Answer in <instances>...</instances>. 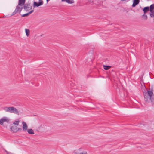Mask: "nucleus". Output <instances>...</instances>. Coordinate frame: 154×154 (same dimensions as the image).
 Segmentation results:
<instances>
[{
  "label": "nucleus",
  "instance_id": "nucleus-7",
  "mask_svg": "<svg viewBox=\"0 0 154 154\" xmlns=\"http://www.w3.org/2000/svg\"><path fill=\"white\" fill-rule=\"evenodd\" d=\"M11 130L14 132H16L18 131L19 130H21V128H17V127L15 126H13L10 128Z\"/></svg>",
  "mask_w": 154,
  "mask_h": 154
},
{
  "label": "nucleus",
  "instance_id": "nucleus-4",
  "mask_svg": "<svg viewBox=\"0 0 154 154\" xmlns=\"http://www.w3.org/2000/svg\"><path fill=\"white\" fill-rule=\"evenodd\" d=\"M10 119L7 117H4L1 119L0 120V124L2 125L5 122L8 123L9 122Z\"/></svg>",
  "mask_w": 154,
  "mask_h": 154
},
{
  "label": "nucleus",
  "instance_id": "nucleus-17",
  "mask_svg": "<svg viewBox=\"0 0 154 154\" xmlns=\"http://www.w3.org/2000/svg\"><path fill=\"white\" fill-rule=\"evenodd\" d=\"M150 16L151 17H154V10H152L151 11H150Z\"/></svg>",
  "mask_w": 154,
  "mask_h": 154
},
{
  "label": "nucleus",
  "instance_id": "nucleus-8",
  "mask_svg": "<svg viewBox=\"0 0 154 154\" xmlns=\"http://www.w3.org/2000/svg\"><path fill=\"white\" fill-rule=\"evenodd\" d=\"M23 125L22 129L24 131H26L28 130V125L24 121L22 122Z\"/></svg>",
  "mask_w": 154,
  "mask_h": 154
},
{
  "label": "nucleus",
  "instance_id": "nucleus-16",
  "mask_svg": "<svg viewBox=\"0 0 154 154\" xmlns=\"http://www.w3.org/2000/svg\"><path fill=\"white\" fill-rule=\"evenodd\" d=\"M104 69L105 70H108L110 68V66H109L103 65Z\"/></svg>",
  "mask_w": 154,
  "mask_h": 154
},
{
  "label": "nucleus",
  "instance_id": "nucleus-22",
  "mask_svg": "<svg viewBox=\"0 0 154 154\" xmlns=\"http://www.w3.org/2000/svg\"><path fill=\"white\" fill-rule=\"evenodd\" d=\"M66 0H61V1H62V2H63V1H65Z\"/></svg>",
  "mask_w": 154,
  "mask_h": 154
},
{
  "label": "nucleus",
  "instance_id": "nucleus-9",
  "mask_svg": "<svg viewBox=\"0 0 154 154\" xmlns=\"http://www.w3.org/2000/svg\"><path fill=\"white\" fill-rule=\"evenodd\" d=\"M140 2V0H134L132 5L133 7H135L136 5L138 4Z\"/></svg>",
  "mask_w": 154,
  "mask_h": 154
},
{
  "label": "nucleus",
  "instance_id": "nucleus-3",
  "mask_svg": "<svg viewBox=\"0 0 154 154\" xmlns=\"http://www.w3.org/2000/svg\"><path fill=\"white\" fill-rule=\"evenodd\" d=\"M4 109L6 112L10 113L17 114L19 113L18 110L13 106H6L4 108Z\"/></svg>",
  "mask_w": 154,
  "mask_h": 154
},
{
  "label": "nucleus",
  "instance_id": "nucleus-15",
  "mask_svg": "<svg viewBox=\"0 0 154 154\" xmlns=\"http://www.w3.org/2000/svg\"><path fill=\"white\" fill-rule=\"evenodd\" d=\"M154 4H152L150 6L149 11H151L152 10H154Z\"/></svg>",
  "mask_w": 154,
  "mask_h": 154
},
{
  "label": "nucleus",
  "instance_id": "nucleus-6",
  "mask_svg": "<svg viewBox=\"0 0 154 154\" xmlns=\"http://www.w3.org/2000/svg\"><path fill=\"white\" fill-rule=\"evenodd\" d=\"M24 9L26 11H28L32 9V6L30 4H25L23 5Z\"/></svg>",
  "mask_w": 154,
  "mask_h": 154
},
{
  "label": "nucleus",
  "instance_id": "nucleus-2",
  "mask_svg": "<svg viewBox=\"0 0 154 154\" xmlns=\"http://www.w3.org/2000/svg\"><path fill=\"white\" fill-rule=\"evenodd\" d=\"M25 2V0H19L18 5L17 6L15 11L12 13L11 16L14 15L18 12H20L23 8Z\"/></svg>",
  "mask_w": 154,
  "mask_h": 154
},
{
  "label": "nucleus",
  "instance_id": "nucleus-11",
  "mask_svg": "<svg viewBox=\"0 0 154 154\" xmlns=\"http://www.w3.org/2000/svg\"><path fill=\"white\" fill-rule=\"evenodd\" d=\"M33 11V10H32L31 11H30L29 12H28L27 13H26V14H25L22 15L21 16H22V17H23L27 16L28 15H29V14H30L32 13Z\"/></svg>",
  "mask_w": 154,
  "mask_h": 154
},
{
  "label": "nucleus",
  "instance_id": "nucleus-20",
  "mask_svg": "<svg viewBox=\"0 0 154 154\" xmlns=\"http://www.w3.org/2000/svg\"><path fill=\"white\" fill-rule=\"evenodd\" d=\"M4 150L5 151V152L7 154H13L11 152H8L5 149H4Z\"/></svg>",
  "mask_w": 154,
  "mask_h": 154
},
{
  "label": "nucleus",
  "instance_id": "nucleus-23",
  "mask_svg": "<svg viewBox=\"0 0 154 154\" xmlns=\"http://www.w3.org/2000/svg\"><path fill=\"white\" fill-rule=\"evenodd\" d=\"M50 0H46L47 2H48V1H49Z\"/></svg>",
  "mask_w": 154,
  "mask_h": 154
},
{
  "label": "nucleus",
  "instance_id": "nucleus-12",
  "mask_svg": "<svg viewBox=\"0 0 154 154\" xmlns=\"http://www.w3.org/2000/svg\"><path fill=\"white\" fill-rule=\"evenodd\" d=\"M149 10V7H146L145 8L143 9V11L144 13V14L146 13L147 11H148Z\"/></svg>",
  "mask_w": 154,
  "mask_h": 154
},
{
  "label": "nucleus",
  "instance_id": "nucleus-5",
  "mask_svg": "<svg viewBox=\"0 0 154 154\" xmlns=\"http://www.w3.org/2000/svg\"><path fill=\"white\" fill-rule=\"evenodd\" d=\"M39 2L37 3L35 2H34L33 3V6L35 7H38L43 4V2L42 0H39Z\"/></svg>",
  "mask_w": 154,
  "mask_h": 154
},
{
  "label": "nucleus",
  "instance_id": "nucleus-19",
  "mask_svg": "<svg viewBox=\"0 0 154 154\" xmlns=\"http://www.w3.org/2000/svg\"><path fill=\"white\" fill-rule=\"evenodd\" d=\"M143 17L145 20H146L147 18V17L146 15L143 14L142 15Z\"/></svg>",
  "mask_w": 154,
  "mask_h": 154
},
{
  "label": "nucleus",
  "instance_id": "nucleus-10",
  "mask_svg": "<svg viewBox=\"0 0 154 154\" xmlns=\"http://www.w3.org/2000/svg\"><path fill=\"white\" fill-rule=\"evenodd\" d=\"M27 131L30 134H34L33 130L32 129H28L27 130Z\"/></svg>",
  "mask_w": 154,
  "mask_h": 154
},
{
  "label": "nucleus",
  "instance_id": "nucleus-18",
  "mask_svg": "<svg viewBox=\"0 0 154 154\" xmlns=\"http://www.w3.org/2000/svg\"><path fill=\"white\" fill-rule=\"evenodd\" d=\"M19 121H15L14 122L13 124L16 125H19Z\"/></svg>",
  "mask_w": 154,
  "mask_h": 154
},
{
  "label": "nucleus",
  "instance_id": "nucleus-14",
  "mask_svg": "<svg viewBox=\"0 0 154 154\" xmlns=\"http://www.w3.org/2000/svg\"><path fill=\"white\" fill-rule=\"evenodd\" d=\"M66 2L68 4H72L74 2V1L73 0H66Z\"/></svg>",
  "mask_w": 154,
  "mask_h": 154
},
{
  "label": "nucleus",
  "instance_id": "nucleus-21",
  "mask_svg": "<svg viewBox=\"0 0 154 154\" xmlns=\"http://www.w3.org/2000/svg\"><path fill=\"white\" fill-rule=\"evenodd\" d=\"M47 128V127L45 125H44V130H45Z\"/></svg>",
  "mask_w": 154,
  "mask_h": 154
},
{
  "label": "nucleus",
  "instance_id": "nucleus-13",
  "mask_svg": "<svg viewBox=\"0 0 154 154\" xmlns=\"http://www.w3.org/2000/svg\"><path fill=\"white\" fill-rule=\"evenodd\" d=\"M25 32L26 34V35L28 37L30 35V30L29 29H25Z\"/></svg>",
  "mask_w": 154,
  "mask_h": 154
},
{
  "label": "nucleus",
  "instance_id": "nucleus-1",
  "mask_svg": "<svg viewBox=\"0 0 154 154\" xmlns=\"http://www.w3.org/2000/svg\"><path fill=\"white\" fill-rule=\"evenodd\" d=\"M153 90L152 89L151 90H148L146 92L143 93L144 100L146 103H148L150 100L152 102L154 100L153 97L154 94L153 93Z\"/></svg>",
  "mask_w": 154,
  "mask_h": 154
}]
</instances>
